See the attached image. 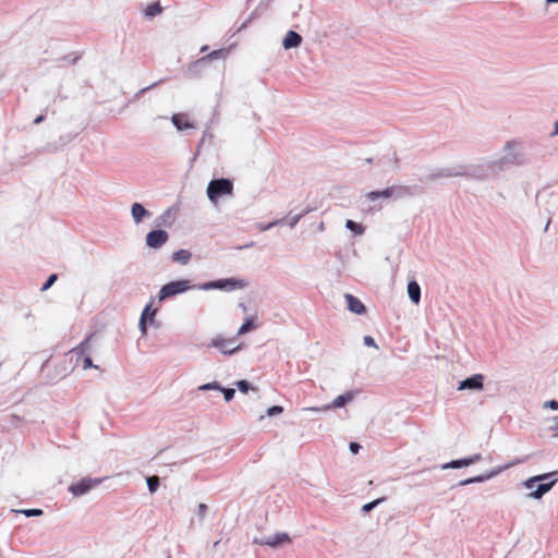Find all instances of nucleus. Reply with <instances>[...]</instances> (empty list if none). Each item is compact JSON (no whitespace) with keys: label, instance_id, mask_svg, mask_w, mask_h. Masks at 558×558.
<instances>
[{"label":"nucleus","instance_id":"f257e3e1","mask_svg":"<svg viewBox=\"0 0 558 558\" xmlns=\"http://www.w3.org/2000/svg\"><path fill=\"white\" fill-rule=\"evenodd\" d=\"M524 158L522 145L517 141H508L502 147V155L488 161V167L494 174L505 171L513 166H523Z\"/></svg>","mask_w":558,"mask_h":558},{"label":"nucleus","instance_id":"f03ea898","mask_svg":"<svg viewBox=\"0 0 558 558\" xmlns=\"http://www.w3.org/2000/svg\"><path fill=\"white\" fill-rule=\"evenodd\" d=\"M556 474V472L544 473L541 475L532 476L524 481L523 485L527 489H533L535 484L538 483L535 489L527 494V497L533 499H541L557 483L558 478L555 477Z\"/></svg>","mask_w":558,"mask_h":558},{"label":"nucleus","instance_id":"7ed1b4c3","mask_svg":"<svg viewBox=\"0 0 558 558\" xmlns=\"http://www.w3.org/2000/svg\"><path fill=\"white\" fill-rule=\"evenodd\" d=\"M459 175H470L476 179H486L489 175H495L490 171V167H488V161L482 165L463 167L461 170H452V169H442L437 173L432 174V178H450V177H459Z\"/></svg>","mask_w":558,"mask_h":558},{"label":"nucleus","instance_id":"20e7f679","mask_svg":"<svg viewBox=\"0 0 558 558\" xmlns=\"http://www.w3.org/2000/svg\"><path fill=\"white\" fill-rule=\"evenodd\" d=\"M198 284H193L191 280L181 279L170 281L161 287L158 292V301L162 302L169 298L182 294L189 290L197 289Z\"/></svg>","mask_w":558,"mask_h":558},{"label":"nucleus","instance_id":"39448f33","mask_svg":"<svg viewBox=\"0 0 558 558\" xmlns=\"http://www.w3.org/2000/svg\"><path fill=\"white\" fill-rule=\"evenodd\" d=\"M207 197L211 203H216L219 197L232 195L233 182L230 179H213L207 185Z\"/></svg>","mask_w":558,"mask_h":558},{"label":"nucleus","instance_id":"423d86ee","mask_svg":"<svg viewBox=\"0 0 558 558\" xmlns=\"http://www.w3.org/2000/svg\"><path fill=\"white\" fill-rule=\"evenodd\" d=\"M245 287H246V282L242 279L226 278V279H218V280L208 281V282L198 284L197 289L203 290V291H208V290L233 291L236 289H243Z\"/></svg>","mask_w":558,"mask_h":558},{"label":"nucleus","instance_id":"0eeeda50","mask_svg":"<svg viewBox=\"0 0 558 558\" xmlns=\"http://www.w3.org/2000/svg\"><path fill=\"white\" fill-rule=\"evenodd\" d=\"M92 347L89 344V338H86L82 341L77 347H75L71 353L76 356V362H83V368H98L97 365H94L93 360L90 357Z\"/></svg>","mask_w":558,"mask_h":558},{"label":"nucleus","instance_id":"6e6552de","mask_svg":"<svg viewBox=\"0 0 558 558\" xmlns=\"http://www.w3.org/2000/svg\"><path fill=\"white\" fill-rule=\"evenodd\" d=\"M357 395V391L354 390H348L344 393L338 396L331 403L326 404L322 408L319 407H313V408H306L307 411H314V412H320V411H328L332 408H342L349 402H351L355 396Z\"/></svg>","mask_w":558,"mask_h":558},{"label":"nucleus","instance_id":"1a4fd4ad","mask_svg":"<svg viewBox=\"0 0 558 558\" xmlns=\"http://www.w3.org/2000/svg\"><path fill=\"white\" fill-rule=\"evenodd\" d=\"M101 482L99 478H82L78 482L69 486V492L76 497L87 494L94 486Z\"/></svg>","mask_w":558,"mask_h":558},{"label":"nucleus","instance_id":"9d476101","mask_svg":"<svg viewBox=\"0 0 558 558\" xmlns=\"http://www.w3.org/2000/svg\"><path fill=\"white\" fill-rule=\"evenodd\" d=\"M235 338L225 339L221 336H217L211 340V345L217 348L222 354L231 355L240 350V345H234Z\"/></svg>","mask_w":558,"mask_h":558},{"label":"nucleus","instance_id":"9b49d317","mask_svg":"<svg viewBox=\"0 0 558 558\" xmlns=\"http://www.w3.org/2000/svg\"><path fill=\"white\" fill-rule=\"evenodd\" d=\"M168 239L169 234L165 230H151L146 235V245L150 248L158 250L167 243Z\"/></svg>","mask_w":558,"mask_h":558},{"label":"nucleus","instance_id":"f8f14e48","mask_svg":"<svg viewBox=\"0 0 558 558\" xmlns=\"http://www.w3.org/2000/svg\"><path fill=\"white\" fill-rule=\"evenodd\" d=\"M253 542L255 544L277 548V547L281 546L282 544L290 542V537L287 533L280 532V533H276L272 536H268V537H260V538L256 537V538H254Z\"/></svg>","mask_w":558,"mask_h":558},{"label":"nucleus","instance_id":"ddd939ff","mask_svg":"<svg viewBox=\"0 0 558 558\" xmlns=\"http://www.w3.org/2000/svg\"><path fill=\"white\" fill-rule=\"evenodd\" d=\"M484 387V376L474 374L459 383L458 390H482Z\"/></svg>","mask_w":558,"mask_h":558},{"label":"nucleus","instance_id":"4468645a","mask_svg":"<svg viewBox=\"0 0 558 558\" xmlns=\"http://www.w3.org/2000/svg\"><path fill=\"white\" fill-rule=\"evenodd\" d=\"M481 459H482V456L480 453H475L473 456H470V457H466L463 459L451 460L450 462L442 464L440 468H441V470L461 469V468H465L471 464H474V463L478 462Z\"/></svg>","mask_w":558,"mask_h":558},{"label":"nucleus","instance_id":"2eb2a0df","mask_svg":"<svg viewBox=\"0 0 558 558\" xmlns=\"http://www.w3.org/2000/svg\"><path fill=\"white\" fill-rule=\"evenodd\" d=\"M199 390H217L223 393L225 400L227 402L231 401L234 398L235 389L233 388H225L219 383L213 381L207 383L198 387Z\"/></svg>","mask_w":558,"mask_h":558},{"label":"nucleus","instance_id":"dca6fc26","mask_svg":"<svg viewBox=\"0 0 558 558\" xmlns=\"http://www.w3.org/2000/svg\"><path fill=\"white\" fill-rule=\"evenodd\" d=\"M344 299L347 301V306L350 312L357 315H363L366 313L365 305L354 295L347 293L344 294Z\"/></svg>","mask_w":558,"mask_h":558},{"label":"nucleus","instance_id":"f3484780","mask_svg":"<svg viewBox=\"0 0 558 558\" xmlns=\"http://www.w3.org/2000/svg\"><path fill=\"white\" fill-rule=\"evenodd\" d=\"M171 122L178 131H183V130L195 128V125L187 120V117L185 113L172 114Z\"/></svg>","mask_w":558,"mask_h":558},{"label":"nucleus","instance_id":"a211bd4d","mask_svg":"<svg viewBox=\"0 0 558 558\" xmlns=\"http://www.w3.org/2000/svg\"><path fill=\"white\" fill-rule=\"evenodd\" d=\"M301 44H302V36L294 31H289L286 34L283 41H282V46L287 50L292 49V48H298Z\"/></svg>","mask_w":558,"mask_h":558},{"label":"nucleus","instance_id":"6ab92c4d","mask_svg":"<svg viewBox=\"0 0 558 558\" xmlns=\"http://www.w3.org/2000/svg\"><path fill=\"white\" fill-rule=\"evenodd\" d=\"M178 209L175 207H169L165 210L156 220L158 227H171L174 221V215Z\"/></svg>","mask_w":558,"mask_h":558},{"label":"nucleus","instance_id":"aec40b11","mask_svg":"<svg viewBox=\"0 0 558 558\" xmlns=\"http://www.w3.org/2000/svg\"><path fill=\"white\" fill-rule=\"evenodd\" d=\"M131 215L136 223L143 221L144 218L149 217L150 213L145 209L141 203H133L131 206Z\"/></svg>","mask_w":558,"mask_h":558},{"label":"nucleus","instance_id":"412c9836","mask_svg":"<svg viewBox=\"0 0 558 558\" xmlns=\"http://www.w3.org/2000/svg\"><path fill=\"white\" fill-rule=\"evenodd\" d=\"M408 294L409 299L414 304H418L421 300V287L415 280H412L408 283Z\"/></svg>","mask_w":558,"mask_h":558},{"label":"nucleus","instance_id":"4be33fe9","mask_svg":"<svg viewBox=\"0 0 558 558\" xmlns=\"http://www.w3.org/2000/svg\"><path fill=\"white\" fill-rule=\"evenodd\" d=\"M392 196L393 195L391 186L386 187L383 191H372L366 194V198L372 202L377 201L378 198L388 199L391 198Z\"/></svg>","mask_w":558,"mask_h":558},{"label":"nucleus","instance_id":"5701e85b","mask_svg":"<svg viewBox=\"0 0 558 558\" xmlns=\"http://www.w3.org/2000/svg\"><path fill=\"white\" fill-rule=\"evenodd\" d=\"M206 64L207 63L205 61H201L199 58L198 60L189 65L186 74L192 77L199 76Z\"/></svg>","mask_w":558,"mask_h":558},{"label":"nucleus","instance_id":"b1692460","mask_svg":"<svg viewBox=\"0 0 558 558\" xmlns=\"http://www.w3.org/2000/svg\"><path fill=\"white\" fill-rule=\"evenodd\" d=\"M191 257H192L191 252L187 250H183V248L175 251L171 256L173 262L180 263L182 265L189 264V262L191 260Z\"/></svg>","mask_w":558,"mask_h":558},{"label":"nucleus","instance_id":"393cba45","mask_svg":"<svg viewBox=\"0 0 558 558\" xmlns=\"http://www.w3.org/2000/svg\"><path fill=\"white\" fill-rule=\"evenodd\" d=\"M496 474H497V472H490L487 474L469 477V478L460 481L459 486H466V485L474 484V483H483V482L492 478Z\"/></svg>","mask_w":558,"mask_h":558},{"label":"nucleus","instance_id":"a878e982","mask_svg":"<svg viewBox=\"0 0 558 558\" xmlns=\"http://www.w3.org/2000/svg\"><path fill=\"white\" fill-rule=\"evenodd\" d=\"M162 10L163 9H162V7L160 5L159 2L150 3L144 10V16L147 17V19H153V17L161 14Z\"/></svg>","mask_w":558,"mask_h":558},{"label":"nucleus","instance_id":"bb28decb","mask_svg":"<svg viewBox=\"0 0 558 558\" xmlns=\"http://www.w3.org/2000/svg\"><path fill=\"white\" fill-rule=\"evenodd\" d=\"M391 190L393 195L392 197L395 198H402L412 194L411 187L407 185H392Z\"/></svg>","mask_w":558,"mask_h":558},{"label":"nucleus","instance_id":"cd10ccee","mask_svg":"<svg viewBox=\"0 0 558 558\" xmlns=\"http://www.w3.org/2000/svg\"><path fill=\"white\" fill-rule=\"evenodd\" d=\"M311 211V208H306L304 209L302 213L298 214V215H288L284 219V223H287L290 228H293L294 226H296V223L305 216L307 215L308 213Z\"/></svg>","mask_w":558,"mask_h":558},{"label":"nucleus","instance_id":"c85d7f7f","mask_svg":"<svg viewBox=\"0 0 558 558\" xmlns=\"http://www.w3.org/2000/svg\"><path fill=\"white\" fill-rule=\"evenodd\" d=\"M255 328H256V326L254 323V317H246L244 319V323L239 328L238 335L241 336V335L247 333Z\"/></svg>","mask_w":558,"mask_h":558},{"label":"nucleus","instance_id":"c756f323","mask_svg":"<svg viewBox=\"0 0 558 558\" xmlns=\"http://www.w3.org/2000/svg\"><path fill=\"white\" fill-rule=\"evenodd\" d=\"M227 53H228L227 49L214 50L210 53H208L207 56L202 57L201 61H205L206 63H208L213 60H217L221 57H225Z\"/></svg>","mask_w":558,"mask_h":558},{"label":"nucleus","instance_id":"7c9ffc66","mask_svg":"<svg viewBox=\"0 0 558 558\" xmlns=\"http://www.w3.org/2000/svg\"><path fill=\"white\" fill-rule=\"evenodd\" d=\"M149 310H150V304H147L143 312H142V315H141V318H140V322H138V328L142 332L143 336H145L147 333V323L146 322V314L149 313Z\"/></svg>","mask_w":558,"mask_h":558},{"label":"nucleus","instance_id":"2f4dec72","mask_svg":"<svg viewBox=\"0 0 558 558\" xmlns=\"http://www.w3.org/2000/svg\"><path fill=\"white\" fill-rule=\"evenodd\" d=\"M345 228L359 235L363 234V232H364V228L362 227V225H360L351 219L347 220Z\"/></svg>","mask_w":558,"mask_h":558},{"label":"nucleus","instance_id":"473e14b6","mask_svg":"<svg viewBox=\"0 0 558 558\" xmlns=\"http://www.w3.org/2000/svg\"><path fill=\"white\" fill-rule=\"evenodd\" d=\"M14 511L17 512V513H22V514H24L27 518L40 517L44 513V511L41 509H38V508L21 509V510H14Z\"/></svg>","mask_w":558,"mask_h":558},{"label":"nucleus","instance_id":"72a5a7b5","mask_svg":"<svg viewBox=\"0 0 558 558\" xmlns=\"http://www.w3.org/2000/svg\"><path fill=\"white\" fill-rule=\"evenodd\" d=\"M146 483H147L148 490L150 493L157 492V489L159 488V484H160L158 476H148L146 478Z\"/></svg>","mask_w":558,"mask_h":558},{"label":"nucleus","instance_id":"f704fd0d","mask_svg":"<svg viewBox=\"0 0 558 558\" xmlns=\"http://www.w3.org/2000/svg\"><path fill=\"white\" fill-rule=\"evenodd\" d=\"M384 500H385V498H384V497H381V498H377V499H375V500H373V501H371V502H367V504H365V505L362 507V511H363L364 513H368V512H371V511H372L376 506H378L379 504H381Z\"/></svg>","mask_w":558,"mask_h":558},{"label":"nucleus","instance_id":"c9c22d12","mask_svg":"<svg viewBox=\"0 0 558 558\" xmlns=\"http://www.w3.org/2000/svg\"><path fill=\"white\" fill-rule=\"evenodd\" d=\"M236 387L238 389L242 392V393H246L248 392V390H254L255 388L252 387V385L245 380V379H241V380H238L236 381Z\"/></svg>","mask_w":558,"mask_h":558},{"label":"nucleus","instance_id":"e433bc0d","mask_svg":"<svg viewBox=\"0 0 558 558\" xmlns=\"http://www.w3.org/2000/svg\"><path fill=\"white\" fill-rule=\"evenodd\" d=\"M57 279H58V275L57 274H51L47 278L46 282L43 284L40 290L41 291H47L57 281Z\"/></svg>","mask_w":558,"mask_h":558},{"label":"nucleus","instance_id":"4c0bfd02","mask_svg":"<svg viewBox=\"0 0 558 558\" xmlns=\"http://www.w3.org/2000/svg\"><path fill=\"white\" fill-rule=\"evenodd\" d=\"M549 196H550V203H549V206L546 208V210L549 214H554V210L551 209V207H555V209H558V196L555 193H550Z\"/></svg>","mask_w":558,"mask_h":558},{"label":"nucleus","instance_id":"58836bf2","mask_svg":"<svg viewBox=\"0 0 558 558\" xmlns=\"http://www.w3.org/2000/svg\"><path fill=\"white\" fill-rule=\"evenodd\" d=\"M207 511H208V507L206 504L202 502L197 506V517L201 522L205 519Z\"/></svg>","mask_w":558,"mask_h":558},{"label":"nucleus","instance_id":"ea45409f","mask_svg":"<svg viewBox=\"0 0 558 558\" xmlns=\"http://www.w3.org/2000/svg\"><path fill=\"white\" fill-rule=\"evenodd\" d=\"M163 81H165V80H159V81H157V82H155V83L150 84L149 86H147V87H144V88L140 89V90L135 94V97H136V98H140V97H141L142 95H144L147 90H149V89H151V88H154V87L158 86V85H159V84H161Z\"/></svg>","mask_w":558,"mask_h":558},{"label":"nucleus","instance_id":"a19ab883","mask_svg":"<svg viewBox=\"0 0 558 558\" xmlns=\"http://www.w3.org/2000/svg\"><path fill=\"white\" fill-rule=\"evenodd\" d=\"M282 412H283V408L280 405H272L267 409L268 416H275V415L281 414Z\"/></svg>","mask_w":558,"mask_h":558},{"label":"nucleus","instance_id":"79ce46f5","mask_svg":"<svg viewBox=\"0 0 558 558\" xmlns=\"http://www.w3.org/2000/svg\"><path fill=\"white\" fill-rule=\"evenodd\" d=\"M284 220L286 219H277V220H274L269 223H267L266 226H264L262 228L263 231H267V230H270L271 228L276 227V226H280V225H283L284 223Z\"/></svg>","mask_w":558,"mask_h":558},{"label":"nucleus","instance_id":"37998d69","mask_svg":"<svg viewBox=\"0 0 558 558\" xmlns=\"http://www.w3.org/2000/svg\"><path fill=\"white\" fill-rule=\"evenodd\" d=\"M553 425L549 426V430L554 433V436L558 437V416H554L550 418Z\"/></svg>","mask_w":558,"mask_h":558},{"label":"nucleus","instance_id":"c03bdc74","mask_svg":"<svg viewBox=\"0 0 558 558\" xmlns=\"http://www.w3.org/2000/svg\"><path fill=\"white\" fill-rule=\"evenodd\" d=\"M363 343L366 347H374L377 348V344L372 336H364Z\"/></svg>","mask_w":558,"mask_h":558},{"label":"nucleus","instance_id":"a18cd8bd","mask_svg":"<svg viewBox=\"0 0 558 558\" xmlns=\"http://www.w3.org/2000/svg\"><path fill=\"white\" fill-rule=\"evenodd\" d=\"M543 407L556 411V410H558V401L557 400L546 401Z\"/></svg>","mask_w":558,"mask_h":558},{"label":"nucleus","instance_id":"49530a36","mask_svg":"<svg viewBox=\"0 0 558 558\" xmlns=\"http://www.w3.org/2000/svg\"><path fill=\"white\" fill-rule=\"evenodd\" d=\"M157 314V310H149V313L146 314V322L150 323V324H154L155 323V316Z\"/></svg>","mask_w":558,"mask_h":558},{"label":"nucleus","instance_id":"de8ad7c7","mask_svg":"<svg viewBox=\"0 0 558 558\" xmlns=\"http://www.w3.org/2000/svg\"><path fill=\"white\" fill-rule=\"evenodd\" d=\"M349 449H350L351 453L356 454V453H359V451L361 449V445L357 442L351 441L349 445Z\"/></svg>","mask_w":558,"mask_h":558},{"label":"nucleus","instance_id":"09e8293b","mask_svg":"<svg viewBox=\"0 0 558 558\" xmlns=\"http://www.w3.org/2000/svg\"><path fill=\"white\" fill-rule=\"evenodd\" d=\"M45 119V117L41 114V116H38L35 120H34V123L35 124H39L40 122H43Z\"/></svg>","mask_w":558,"mask_h":558},{"label":"nucleus","instance_id":"8fccbe9b","mask_svg":"<svg viewBox=\"0 0 558 558\" xmlns=\"http://www.w3.org/2000/svg\"><path fill=\"white\" fill-rule=\"evenodd\" d=\"M553 135H558V121L555 122V130L553 132Z\"/></svg>","mask_w":558,"mask_h":558},{"label":"nucleus","instance_id":"3c124183","mask_svg":"<svg viewBox=\"0 0 558 558\" xmlns=\"http://www.w3.org/2000/svg\"><path fill=\"white\" fill-rule=\"evenodd\" d=\"M393 162H395V168L397 169L398 168V158H397L396 154H393Z\"/></svg>","mask_w":558,"mask_h":558},{"label":"nucleus","instance_id":"603ef678","mask_svg":"<svg viewBox=\"0 0 558 558\" xmlns=\"http://www.w3.org/2000/svg\"><path fill=\"white\" fill-rule=\"evenodd\" d=\"M239 306L241 307V310H242L243 312H246V311H247V307H246V305H245L244 303H240V304H239Z\"/></svg>","mask_w":558,"mask_h":558},{"label":"nucleus","instance_id":"864d4df0","mask_svg":"<svg viewBox=\"0 0 558 558\" xmlns=\"http://www.w3.org/2000/svg\"><path fill=\"white\" fill-rule=\"evenodd\" d=\"M551 219L549 218L546 226H545V231H547L548 227H549V223H550Z\"/></svg>","mask_w":558,"mask_h":558},{"label":"nucleus","instance_id":"5fc2aeb1","mask_svg":"<svg viewBox=\"0 0 558 558\" xmlns=\"http://www.w3.org/2000/svg\"><path fill=\"white\" fill-rule=\"evenodd\" d=\"M547 3H558V0H546Z\"/></svg>","mask_w":558,"mask_h":558},{"label":"nucleus","instance_id":"6e6d98bb","mask_svg":"<svg viewBox=\"0 0 558 558\" xmlns=\"http://www.w3.org/2000/svg\"><path fill=\"white\" fill-rule=\"evenodd\" d=\"M207 49H208V46H203V47L201 48V51H202V52H204V51H206Z\"/></svg>","mask_w":558,"mask_h":558}]
</instances>
